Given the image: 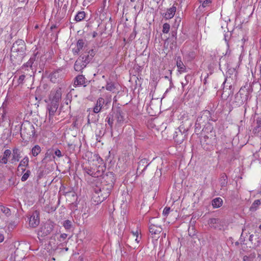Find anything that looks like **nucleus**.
Segmentation results:
<instances>
[{"label":"nucleus","instance_id":"nucleus-20","mask_svg":"<svg viewBox=\"0 0 261 261\" xmlns=\"http://www.w3.org/2000/svg\"><path fill=\"white\" fill-rule=\"evenodd\" d=\"M208 112H204L201 116H199L196 120V125H201L207 118Z\"/></svg>","mask_w":261,"mask_h":261},{"label":"nucleus","instance_id":"nucleus-27","mask_svg":"<svg viewBox=\"0 0 261 261\" xmlns=\"http://www.w3.org/2000/svg\"><path fill=\"white\" fill-rule=\"evenodd\" d=\"M41 151L40 147L35 145L32 149V153L34 156H36Z\"/></svg>","mask_w":261,"mask_h":261},{"label":"nucleus","instance_id":"nucleus-39","mask_svg":"<svg viewBox=\"0 0 261 261\" xmlns=\"http://www.w3.org/2000/svg\"><path fill=\"white\" fill-rule=\"evenodd\" d=\"M218 222H219V220L217 219H215V218L211 219L209 220V224H211V225L218 223Z\"/></svg>","mask_w":261,"mask_h":261},{"label":"nucleus","instance_id":"nucleus-21","mask_svg":"<svg viewBox=\"0 0 261 261\" xmlns=\"http://www.w3.org/2000/svg\"><path fill=\"white\" fill-rule=\"evenodd\" d=\"M149 163H148V160L146 159H143L140 161L138 163V170L140 169L141 167H144L143 169L142 170L144 171L146 169V167L148 166Z\"/></svg>","mask_w":261,"mask_h":261},{"label":"nucleus","instance_id":"nucleus-37","mask_svg":"<svg viewBox=\"0 0 261 261\" xmlns=\"http://www.w3.org/2000/svg\"><path fill=\"white\" fill-rule=\"evenodd\" d=\"M170 212V208L166 207L163 212V214L164 216H167Z\"/></svg>","mask_w":261,"mask_h":261},{"label":"nucleus","instance_id":"nucleus-47","mask_svg":"<svg viewBox=\"0 0 261 261\" xmlns=\"http://www.w3.org/2000/svg\"><path fill=\"white\" fill-rule=\"evenodd\" d=\"M244 261H249V258L247 256H244L243 257Z\"/></svg>","mask_w":261,"mask_h":261},{"label":"nucleus","instance_id":"nucleus-8","mask_svg":"<svg viewBox=\"0 0 261 261\" xmlns=\"http://www.w3.org/2000/svg\"><path fill=\"white\" fill-rule=\"evenodd\" d=\"M61 95L60 89L52 90L49 95V99L51 101L50 103L56 102L57 104H59V101L61 98Z\"/></svg>","mask_w":261,"mask_h":261},{"label":"nucleus","instance_id":"nucleus-6","mask_svg":"<svg viewBox=\"0 0 261 261\" xmlns=\"http://www.w3.org/2000/svg\"><path fill=\"white\" fill-rule=\"evenodd\" d=\"M156 221L155 218H152L150 221L149 232L152 235V238H158L156 235H159L162 231V228L156 224Z\"/></svg>","mask_w":261,"mask_h":261},{"label":"nucleus","instance_id":"nucleus-34","mask_svg":"<svg viewBox=\"0 0 261 261\" xmlns=\"http://www.w3.org/2000/svg\"><path fill=\"white\" fill-rule=\"evenodd\" d=\"M81 60L84 62L85 61H88V63L90 61V60L92 59V58H90L89 54H86L85 55H84L81 58Z\"/></svg>","mask_w":261,"mask_h":261},{"label":"nucleus","instance_id":"nucleus-41","mask_svg":"<svg viewBox=\"0 0 261 261\" xmlns=\"http://www.w3.org/2000/svg\"><path fill=\"white\" fill-rule=\"evenodd\" d=\"M67 235L66 233L61 234L60 236L59 241L61 242L64 241L66 239V238H67Z\"/></svg>","mask_w":261,"mask_h":261},{"label":"nucleus","instance_id":"nucleus-50","mask_svg":"<svg viewBox=\"0 0 261 261\" xmlns=\"http://www.w3.org/2000/svg\"><path fill=\"white\" fill-rule=\"evenodd\" d=\"M132 2H134L135 1V0H130Z\"/></svg>","mask_w":261,"mask_h":261},{"label":"nucleus","instance_id":"nucleus-30","mask_svg":"<svg viewBox=\"0 0 261 261\" xmlns=\"http://www.w3.org/2000/svg\"><path fill=\"white\" fill-rule=\"evenodd\" d=\"M35 60V57H32L30 59V60H29V61L25 64L23 65L24 67H31L33 63H34V61Z\"/></svg>","mask_w":261,"mask_h":261},{"label":"nucleus","instance_id":"nucleus-9","mask_svg":"<svg viewBox=\"0 0 261 261\" xmlns=\"http://www.w3.org/2000/svg\"><path fill=\"white\" fill-rule=\"evenodd\" d=\"M114 120L116 121V125L119 126L122 125L124 120V114L119 109L114 112Z\"/></svg>","mask_w":261,"mask_h":261},{"label":"nucleus","instance_id":"nucleus-18","mask_svg":"<svg viewBox=\"0 0 261 261\" xmlns=\"http://www.w3.org/2000/svg\"><path fill=\"white\" fill-rule=\"evenodd\" d=\"M85 78L82 75H80L76 76L74 82V85L75 86L78 85H85Z\"/></svg>","mask_w":261,"mask_h":261},{"label":"nucleus","instance_id":"nucleus-17","mask_svg":"<svg viewBox=\"0 0 261 261\" xmlns=\"http://www.w3.org/2000/svg\"><path fill=\"white\" fill-rule=\"evenodd\" d=\"M176 10V8L174 6H173L171 8L168 9L165 14V18L166 19L172 18L174 16Z\"/></svg>","mask_w":261,"mask_h":261},{"label":"nucleus","instance_id":"nucleus-25","mask_svg":"<svg viewBox=\"0 0 261 261\" xmlns=\"http://www.w3.org/2000/svg\"><path fill=\"white\" fill-rule=\"evenodd\" d=\"M50 80L53 83H56L58 81V79L60 77V74L58 71H55L52 73L50 75Z\"/></svg>","mask_w":261,"mask_h":261},{"label":"nucleus","instance_id":"nucleus-49","mask_svg":"<svg viewBox=\"0 0 261 261\" xmlns=\"http://www.w3.org/2000/svg\"><path fill=\"white\" fill-rule=\"evenodd\" d=\"M166 233H164V234H163V237H164V238H165V237H166Z\"/></svg>","mask_w":261,"mask_h":261},{"label":"nucleus","instance_id":"nucleus-40","mask_svg":"<svg viewBox=\"0 0 261 261\" xmlns=\"http://www.w3.org/2000/svg\"><path fill=\"white\" fill-rule=\"evenodd\" d=\"M107 121L108 124L110 125V127L112 128L113 126V120L111 119V117H107Z\"/></svg>","mask_w":261,"mask_h":261},{"label":"nucleus","instance_id":"nucleus-32","mask_svg":"<svg viewBox=\"0 0 261 261\" xmlns=\"http://www.w3.org/2000/svg\"><path fill=\"white\" fill-rule=\"evenodd\" d=\"M170 25L168 23H164L163 26V32L164 33H168L170 30Z\"/></svg>","mask_w":261,"mask_h":261},{"label":"nucleus","instance_id":"nucleus-2","mask_svg":"<svg viewBox=\"0 0 261 261\" xmlns=\"http://www.w3.org/2000/svg\"><path fill=\"white\" fill-rule=\"evenodd\" d=\"M110 191L107 190L105 187L97 186L94 188L92 199L96 204L102 202L109 195Z\"/></svg>","mask_w":261,"mask_h":261},{"label":"nucleus","instance_id":"nucleus-29","mask_svg":"<svg viewBox=\"0 0 261 261\" xmlns=\"http://www.w3.org/2000/svg\"><path fill=\"white\" fill-rule=\"evenodd\" d=\"M0 212L5 214L7 216H8L10 215V209L3 206H0Z\"/></svg>","mask_w":261,"mask_h":261},{"label":"nucleus","instance_id":"nucleus-42","mask_svg":"<svg viewBox=\"0 0 261 261\" xmlns=\"http://www.w3.org/2000/svg\"><path fill=\"white\" fill-rule=\"evenodd\" d=\"M24 78H25L24 75L23 74V75H20L18 80V83L22 84L24 80Z\"/></svg>","mask_w":261,"mask_h":261},{"label":"nucleus","instance_id":"nucleus-22","mask_svg":"<svg viewBox=\"0 0 261 261\" xmlns=\"http://www.w3.org/2000/svg\"><path fill=\"white\" fill-rule=\"evenodd\" d=\"M84 45V41L82 39L79 40L76 43V48L73 49L74 53L78 54V53L83 48Z\"/></svg>","mask_w":261,"mask_h":261},{"label":"nucleus","instance_id":"nucleus-14","mask_svg":"<svg viewBox=\"0 0 261 261\" xmlns=\"http://www.w3.org/2000/svg\"><path fill=\"white\" fill-rule=\"evenodd\" d=\"M11 151L9 149L5 150L3 155L0 156V163L6 164L8 163V159L10 157Z\"/></svg>","mask_w":261,"mask_h":261},{"label":"nucleus","instance_id":"nucleus-12","mask_svg":"<svg viewBox=\"0 0 261 261\" xmlns=\"http://www.w3.org/2000/svg\"><path fill=\"white\" fill-rule=\"evenodd\" d=\"M39 224V218L37 212L34 213L30 218L29 224L32 227H36Z\"/></svg>","mask_w":261,"mask_h":261},{"label":"nucleus","instance_id":"nucleus-10","mask_svg":"<svg viewBox=\"0 0 261 261\" xmlns=\"http://www.w3.org/2000/svg\"><path fill=\"white\" fill-rule=\"evenodd\" d=\"M59 104L56 102L50 103L47 106V111L48 112L49 120L52 119L58 108Z\"/></svg>","mask_w":261,"mask_h":261},{"label":"nucleus","instance_id":"nucleus-24","mask_svg":"<svg viewBox=\"0 0 261 261\" xmlns=\"http://www.w3.org/2000/svg\"><path fill=\"white\" fill-rule=\"evenodd\" d=\"M260 204V201L259 199L255 200L253 203L252 204L251 206L250 207V210L251 211L254 212L255 211L258 206Z\"/></svg>","mask_w":261,"mask_h":261},{"label":"nucleus","instance_id":"nucleus-23","mask_svg":"<svg viewBox=\"0 0 261 261\" xmlns=\"http://www.w3.org/2000/svg\"><path fill=\"white\" fill-rule=\"evenodd\" d=\"M222 199L221 198H216L212 201V205L214 208L220 207L222 204Z\"/></svg>","mask_w":261,"mask_h":261},{"label":"nucleus","instance_id":"nucleus-16","mask_svg":"<svg viewBox=\"0 0 261 261\" xmlns=\"http://www.w3.org/2000/svg\"><path fill=\"white\" fill-rule=\"evenodd\" d=\"M29 158L27 156L24 157L20 162V164L18 167V170H21L23 172L25 170V167H27L29 165Z\"/></svg>","mask_w":261,"mask_h":261},{"label":"nucleus","instance_id":"nucleus-7","mask_svg":"<svg viewBox=\"0 0 261 261\" xmlns=\"http://www.w3.org/2000/svg\"><path fill=\"white\" fill-rule=\"evenodd\" d=\"M141 238L137 230L136 232H132V234L129 236L127 240L128 243L129 244V246L133 249L136 248L138 246Z\"/></svg>","mask_w":261,"mask_h":261},{"label":"nucleus","instance_id":"nucleus-52","mask_svg":"<svg viewBox=\"0 0 261 261\" xmlns=\"http://www.w3.org/2000/svg\"><path fill=\"white\" fill-rule=\"evenodd\" d=\"M2 117H5V115H2Z\"/></svg>","mask_w":261,"mask_h":261},{"label":"nucleus","instance_id":"nucleus-26","mask_svg":"<svg viewBox=\"0 0 261 261\" xmlns=\"http://www.w3.org/2000/svg\"><path fill=\"white\" fill-rule=\"evenodd\" d=\"M85 17V13L84 11H81L77 13L75 16V20L76 21H80L84 19Z\"/></svg>","mask_w":261,"mask_h":261},{"label":"nucleus","instance_id":"nucleus-43","mask_svg":"<svg viewBox=\"0 0 261 261\" xmlns=\"http://www.w3.org/2000/svg\"><path fill=\"white\" fill-rule=\"evenodd\" d=\"M55 155L56 156H57L59 158H60V157H61L62 156V153H61V151L59 149H57L55 151Z\"/></svg>","mask_w":261,"mask_h":261},{"label":"nucleus","instance_id":"nucleus-13","mask_svg":"<svg viewBox=\"0 0 261 261\" xmlns=\"http://www.w3.org/2000/svg\"><path fill=\"white\" fill-rule=\"evenodd\" d=\"M21 157L20 150L17 148H14L13 149L12 158L11 159L12 163L15 162H18Z\"/></svg>","mask_w":261,"mask_h":261},{"label":"nucleus","instance_id":"nucleus-19","mask_svg":"<svg viewBox=\"0 0 261 261\" xmlns=\"http://www.w3.org/2000/svg\"><path fill=\"white\" fill-rule=\"evenodd\" d=\"M176 66L178 69V71L180 72H184L186 71V67L183 64L181 60V58L179 57L177 58L176 60Z\"/></svg>","mask_w":261,"mask_h":261},{"label":"nucleus","instance_id":"nucleus-45","mask_svg":"<svg viewBox=\"0 0 261 261\" xmlns=\"http://www.w3.org/2000/svg\"><path fill=\"white\" fill-rule=\"evenodd\" d=\"M211 2V0H205L202 4V7H205L207 5Z\"/></svg>","mask_w":261,"mask_h":261},{"label":"nucleus","instance_id":"nucleus-46","mask_svg":"<svg viewBox=\"0 0 261 261\" xmlns=\"http://www.w3.org/2000/svg\"><path fill=\"white\" fill-rule=\"evenodd\" d=\"M4 236L2 234L0 233V243L4 241Z\"/></svg>","mask_w":261,"mask_h":261},{"label":"nucleus","instance_id":"nucleus-28","mask_svg":"<svg viewBox=\"0 0 261 261\" xmlns=\"http://www.w3.org/2000/svg\"><path fill=\"white\" fill-rule=\"evenodd\" d=\"M227 177L225 174H223L220 179L221 187H225L227 184Z\"/></svg>","mask_w":261,"mask_h":261},{"label":"nucleus","instance_id":"nucleus-33","mask_svg":"<svg viewBox=\"0 0 261 261\" xmlns=\"http://www.w3.org/2000/svg\"><path fill=\"white\" fill-rule=\"evenodd\" d=\"M72 225V222L70 220H66L64 222L63 226L66 229H70Z\"/></svg>","mask_w":261,"mask_h":261},{"label":"nucleus","instance_id":"nucleus-4","mask_svg":"<svg viewBox=\"0 0 261 261\" xmlns=\"http://www.w3.org/2000/svg\"><path fill=\"white\" fill-rule=\"evenodd\" d=\"M102 179L101 187H105L107 190L111 191L115 180L114 174L112 172H109L103 175Z\"/></svg>","mask_w":261,"mask_h":261},{"label":"nucleus","instance_id":"nucleus-5","mask_svg":"<svg viewBox=\"0 0 261 261\" xmlns=\"http://www.w3.org/2000/svg\"><path fill=\"white\" fill-rule=\"evenodd\" d=\"M54 225L48 222L41 225L38 231V238L40 240L49 234L53 230Z\"/></svg>","mask_w":261,"mask_h":261},{"label":"nucleus","instance_id":"nucleus-36","mask_svg":"<svg viewBox=\"0 0 261 261\" xmlns=\"http://www.w3.org/2000/svg\"><path fill=\"white\" fill-rule=\"evenodd\" d=\"M190 77L189 76H186L185 77V81L181 82V85L183 89H184L185 87L188 84V80Z\"/></svg>","mask_w":261,"mask_h":261},{"label":"nucleus","instance_id":"nucleus-3","mask_svg":"<svg viewBox=\"0 0 261 261\" xmlns=\"http://www.w3.org/2000/svg\"><path fill=\"white\" fill-rule=\"evenodd\" d=\"M20 128V134L23 139H30L33 138L35 134V128L30 123L23 124L19 127Z\"/></svg>","mask_w":261,"mask_h":261},{"label":"nucleus","instance_id":"nucleus-51","mask_svg":"<svg viewBox=\"0 0 261 261\" xmlns=\"http://www.w3.org/2000/svg\"><path fill=\"white\" fill-rule=\"evenodd\" d=\"M259 228L261 229V224L259 226Z\"/></svg>","mask_w":261,"mask_h":261},{"label":"nucleus","instance_id":"nucleus-38","mask_svg":"<svg viewBox=\"0 0 261 261\" xmlns=\"http://www.w3.org/2000/svg\"><path fill=\"white\" fill-rule=\"evenodd\" d=\"M229 94H230V93H229V91H228V92L227 93L226 90H224L222 94V97H223V98H224L225 99H227V98L228 97Z\"/></svg>","mask_w":261,"mask_h":261},{"label":"nucleus","instance_id":"nucleus-1","mask_svg":"<svg viewBox=\"0 0 261 261\" xmlns=\"http://www.w3.org/2000/svg\"><path fill=\"white\" fill-rule=\"evenodd\" d=\"M25 44L22 40L15 41L11 48V60L14 64H19L25 54Z\"/></svg>","mask_w":261,"mask_h":261},{"label":"nucleus","instance_id":"nucleus-35","mask_svg":"<svg viewBox=\"0 0 261 261\" xmlns=\"http://www.w3.org/2000/svg\"><path fill=\"white\" fill-rule=\"evenodd\" d=\"M30 174V171L28 170L21 177V180L22 181H25L27 180L29 177V175Z\"/></svg>","mask_w":261,"mask_h":261},{"label":"nucleus","instance_id":"nucleus-48","mask_svg":"<svg viewBox=\"0 0 261 261\" xmlns=\"http://www.w3.org/2000/svg\"><path fill=\"white\" fill-rule=\"evenodd\" d=\"M97 36V33L96 32H94L92 34V36L93 38L96 37Z\"/></svg>","mask_w":261,"mask_h":261},{"label":"nucleus","instance_id":"nucleus-15","mask_svg":"<svg viewBox=\"0 0 261 261\" xmlns=\"http://www.w3.org/2000/svg\"><path fill=\"white\" fill-rule=\"evenodd\" d=\"M105 103V100L102 98H99L96 101L95 106L93 109V112L95 113L99 112Z\"/></svg>","mask_w":261,"mask_h":261},{"label":"nucleus","instance_id":"nucleus-31","mask_svg":"<svg viewBox=\"0 0 261 261\" xmlns=\"http://www.w3.org/2000/svg\"><path fill=\"white\" fill-rule=\"evenodd\" d=\"M115 89L114 84L113 83H108L106 86V89L110 91H113Z\"/></svg>","mask_w":261,"mask_h":261},{"label":"nucleus","instance_id":"nucleus-11","mask_svg":"<svg viewBox=\"0 0 261 261\" xmlns=\"http://www.w3.org/2000/svg\"><path fill=\"white\" fill-rule=\"evenodd\" d=\"M88 63V61H85L84 62L81 60V58L78 59L74 66V69L77 71H81L85 67H86L87 64Z\"/></svg>","mask_w":261,"mask_h":261},{"label":"nucleus","instance_id":"nucleus-44","mask_svg":"<svg viewBox=\"0 0 261 261\" xmlns=\"http://www.w3.org/2000/svg\"><path fill=\"white\" fill-rule=\"evenodd\" d=\"M87 54H89L90 58H92L95 55V51L93 50V49H91L88 51Z\"/></svg>","mask_w":261,"mask_h":261}]
</instances>
